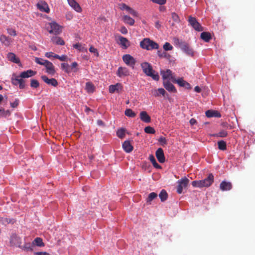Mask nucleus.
I'll use <instances>...</instances> for the list:
<instances>
[{"label": "nucleus", "instance_id": "1", "mask_svg": "<svg viewBox=\"0 0 255 255\" xmlns=\"http://www.w3.org/2000/svg\"><path fill=\"white\" fill-rule=\"evenodd\" d=\"M143 72L147 76L151 77L153 80L158 81L159 79L158 74L153 70L152 66L148 62H144L141 64Z\"/></svg>", "mask_w": 255, "mask_h": 255}, {"label": "nucleus", "instance_id": "2", "mask_svg": "<svg viewBox=\"0 0 255 255\" xmlns=\"http://www.w3.org/2000/svg\"><path fill=\"white\" fill-rule=\"evenodd\" d=\"M214 182V175L210 173L208 177L201 180H195L192 182V185L194 187H208L212 185Z\"/></svg>", "mask_w": 255, "mask_h": 255}, {"label": "nucleus", "instance_id": "3", "mask_svg": "<svg viewBox=\"0 0 255 255\" xmlns=\"http://www.w3.org/2000/svg\"><path fill=\"white\" fill-rule=\"evenodd\" d=\"M140 46L144 49L151 50L157 49L159 47L158 44L149 38H144L140 42Z\"/></svg>", "mask_w": 255, "mask_h": 255}, {"label": "nucleus", "instance_id": "4", "mask_svg": "<svg viewBox=\"0 0 255 255\" xmlns=\"http://www.w3.org/2000/svg\"><path fill=\"white\" fill-rule=\"evenodd\" d=\"M189 182V180L186 178L184 177L177 181L178 186L177 187V192L178 194L182 193L183 188L187 187Z\"/></svg>", "mask_w": 255, "mask_h": 255}, {"label": "nucleus", "instance_id": "5", "mask_svg": "<svg viewBox=\"0 0 255 255\" xmlns=\"http://www.w3.org/2000/svg\"><path fill=\"white\" fill-rule=\"evenodd\" d=\"M188 22L192 26V27L198 31H202L203 28L200 24L197 21L195 17H192L191 15L189 16Z\"/></svg>", "mask_w": 255, "mask_h": 255}, {"label": "nucleus", "instance_id": "6", "mask_svg": "<svg viewBox=\"0 0 255 255\" xmlns=\"http://www.w3.org/2000/svg\"><path fill=\"white\" fill-rule=\"evenodd\" d=\"M11 82L14 85H19L20 89L25 88V81L22 79L19 76L13 75L11 78Z\"/></svg>", "mask_w": 255, "mask_h": 255}, {"label": "nucleus", "instance_id": "7", "mask_svg": "<svg viewBox=\"0 0 255 255\" xmlns=\"http://www.w3.org/2000/svg\"><path fill=\"white\" fill-rule=\"evenodd\" d=\"M123 60L128 66L131 67L132 69L134 68L136 60L132 56L129 54L124 55L123 56Z\"/></svg>", "mask_w": 255, "mask_h": 255}, {"label": "nucleus", "instance_id": "8", "mask_svg": "<svg viewBox=\"0 0 255 255\" xmlns=\"http://www.w3.org/2000/svg\"><path fill=\"white\" fill-rule=\"evenodd\" d=\"M49 25L50 27V29L48 30L50 33L57 35L61 32V27L55 22L49 23Z\"/></svg>", "mask_w": 255, "mask_h": 255}, {"label": "nucleus", "instance_id": "9", "mask_svg": "<svg viewBox=\"0 0 255 255\" xmlns=\"http://www.w3.org/2000/svg\"><path fill=\"white\" fill-rule=\"evenodd\" d=\"M117 37H118L120 41L119 44L121 45L123 49H126L128 48V47L129 46L130 42L127 38L122 36L120 35H118Z\"/></svg>", "mask_w": 255, "mask_h": 255}, {"label": "nucleus", "instance_id": "10", "mask_svg": "<svg viewBox=\"0 0 255 255\" xmlns=\"http://www.w3.org/2000/svg\"><path fill=\"white\" fill-rule=\"evenodd\" d=\"M161 75L164 80L170 79L173 82L175 81V76H173L172 72L169 69H167L166 71H161Z\"/></svg>", "mask_w": 255, "mask_h": 255}, {"label": "nucleus", "instance_id": "11", "mask_svg": "<svg viewBox=\"0 0 255 255\" xmlns=\"http://www.w3.org/2000/svg\"><path fill=\"white\" fill-rule=\"evenodd\" d=\"M181 50L183 51L186 54L190 56H194V51L193 49L190 48L188 44L185 42V43H181Z\"/></svg>", "mask_w": 255, "mask_h": 255}, {"label": "nucleus", "instance_id": "12", "mask_svg": "<svg viewBox=\"0 0 255 255\" xmlns=\"http://www.w3.org/2000/svg\"><path fill=\"white\" fill-rule=\"evenodd\" d=\"M41 79L47 84L56 87L58 85L57 81L54 78L49 79L46 75H42Z\"/></svg>", "mask_w": 255, "mask_h": 255}, {"label": "nucleus", "instance_id": "13", "mask_svg": "<svg viewBox=\"0 0 255 255\" xmlns=\"http://www.w3.org/2000/svg\"><path fill=\"white\" fill-rule=\"evenodd\" d=\"M46 69V72L51 75H53L56 71L53 64L50 61H47L44 65Z\"/></svg>", "mask_w": 255, "mask_h": 255}, {"label": "nucleus", "instance_id": "14", "mask_svg": "<svg viewBox=\"0 0 255 255\" xmlns=\"http://www.w3.org/2000/svg\"><path fill=\"white\" fill-rule=\"evenodd\" d=\"M129 74L128 69L126 67H120L117 72V75L119 77L128 76Z\"/></svg>", "mask_w": 255, "mask_h": 255}, {"label": "nucleus", "instance_id": "15", "mask_svg": "<svg viewBox=\"0 0 255 255\" xmlns=\"http://www.w3.org/2000/svg\"><path fill=\"white\" fill-rule=\"evenodd\" d=\"M37 8L41 11L49 12V8L47 3L44 1H40L37 3Z\"/></svg>", "mask_w": 255, "mask_h": 255}, {"label": "nucleus", "instance_id": "16", "mask_svg": "<svg viewBox=\"0 0 255 255\" xmlns=\"http://www.w3.org/2000/svg\"><path fill=\"white\" fill-rule=\"evenodd\" d=\"M156 158L158 161L160 163H164L165 162V157L163 150L161 148H159L155 153Z\"/></svg>", "mask_w": 255, "mask_h": 255}, {"label": "nucleus", "instance_id": "17", "mask_svg": "<svg viewBox=\"0 0 255 255\" xmlns=\"http://www.w3.org/2000/svg\"><path fill=\"white\" fill-rule=\"evenodd\" d=\"M220 189L222 191H229L232 188V184L230 182L222 181L220 185Z\"/></svg>", "mask_w": 255, "mask_h": 255}, {"label": "nucleus", "instance_id": "18", "mask_svg": "<svg viewBox=\"0 0 255 255\" xmlns=\"http://www.w3.org/2000/svg\"><path fill=\"white\" fill-rule=\"evenodd\" d=\"M69 4L77 12H81L82 8L78 3L75 0H67Z\"/></svg>", "mask_w": 255, "mask_h": 255}, {"label": "nucleus", "instance_id": "19", "mask_svg": "<svg viewBox=\"0 0 255 255\" xmlns=\"http://www.w3.org/2000/svg\"><path fill=\"white\" fill-rule=\"evenodd\" d=\"M122 146L125 151L127 153L131 152L133 149L132 145L128 140L125 141L123 143Z\"/></svg>", "mask_w": 255, "mask_h": 255}, {"label": "nucleus", "instance_id": "20", "mask_svg": "<svg viewBox=\"0 0 255 255\" xmlns=\"http://www.w3.org/2000/svg\"><path fill=\"white\" fill-rule=\"evenodd\" d=\"M140 120L146 123H149L151 122L150 117L147 114L145 111H141L139 114Z\"/></svg>", "mask_w": 255, "mask_h": 255}, {"label": "nucleus", "instance_id": "21", "mask_svg": "<svg viewBox=\"0 0 255 255\" xmlns=\"http://www.w3.org/2000/svg\"><path fill=\"white\" fill-rule=\"evenodd\" d=\"M36 73V71H34L32 70H28L26 71L21 72L20 74V77L23 78H29L34 76Z\"/></svg>", "mask_w": 255, "mask_h": 255}, {"label": "nucleus", "instance_id": "22", "mask_svg": "<svg viewBox=\"0 0 255 255\" xmlns=\"http://www.w3.org/2000/svg\"><path fill=\"white\" fill-rule=\"evenodd\" d=\"M163 86L169 92L173 93L176 92L175 87L169 81H167L163 82Z\"/></svg>", "mask_w": 255, "mask_h": 255}, {"label": "nucleus", "instance_id": "23", "mask_svg": "<svg viewBox=\"0 0 255 255\" xmlns=\"http://www.w3.org/2000/svg\"><path fill=\"white\" fill-rule=\"evenodd\" d=\"M0 41L2 44L6 46H9L12 42V40L10 38L3 34L0 36Z\"/></svg>", "mask_w": 255, "mask_h": 255}, {"label": "nucleus", "instance_id": "24", "mask_svg": "<svg viewBox=\"0 0 255 255\" xmlns=\"http://www.w3.org/2000/svg\"><path fill=\"white\" fill-rule=\"evenodd\" d=\"M206 116L208 118L217 117L220 118L221 114L217 111L208 110L206 112Z\"/></svg>", "mask_w": 255, "mask_h": 255}, {"label": "nucleus", "instance_id": "25", "mask_svg": "<svg viewBox=\"0 0 255 255\" xmlns=\"http://www.w3.org/2000/svg\"><path fill=\"white\" fill-rule=\"evenodd\" d=\"M7 58L8 60L16 64L20 63V60L18 58L16 57V55L11 52H9L7 54Z\"/></svg>", "mask_w": 255, "mask_h": 255}, {"label": "nucleus", "instance_id": "26", "mask_svg": "<svg viewBox=\"0 0 255 255\" xmlns=\"http://www.w3.org/2000/svg\"><path fill=\"white\" fill-rule=\"evenodd\" d=\"M52 42L57 45H64V41L60 37L54 36L51 38Z\"/></svg>", "mask_w": 255, "mask_h": 255}, {"label": "nucleus", "instance_id": "27", "mask_svg": "<svg viewBox=\"0 0 255 255\" xmlns=\"http://www.w3.org/2000/svg\"><path fill=\"white\" fill-rule=\"evenodd\" d=\"M122 86L120 83H117L115 85H111L109 86V92L110 93H114L115 92H119V89L121 88Z\"/></svg>", "mask_w": 255, "mask_h": 255}, {"label": "nucleus", "instance_id": "28", "mask_svg": "<svg viewBox=\"0 0 255 255\" xmlns=\"http://www.w3.org/2000/svg\"><path fill=\"white\" fill-rule=\"evenodd\" d=\"M174 82L177 83L181 87H185L186 88H189L190 86V84L184 81L182 78H180L178 80L175 79Z\"/></svg>", "mask_w": 255, "mask_h": 255}, {"label": "nucleus", "instance_id": "29", "mask_svg": "<svg viewBox=\"0 0 255 255\" xmlns=\"http://www.w3.org/2000/svg\"><path fill=\"white\" fill-rule=\"evenodd\" d=\"M34 245L30 243H25L24 245L20 246V248L25 251H32L33 250Z\"/></svg>", "mask_w": 255, "mask_h": 255}, {"label": "nucleus", "instance_id": "30", "mask_svg": "<svg viewBox=\"0 0 255 255\" xmlns=\"http://www.w3.org/2000/svg\"><path fill=\"white\" fill-rule=\"evenodd\" d=\"M201 38L206 42H208L211 39V35L208 32H203L201 33Z\"/></svg>", "mask_w": 255, "mask_h": 255}, {"label": "nucleus", "instance_id": "31", "mask_svg": "<svg viewBox=\"0 0 255 255\" xmlns=\"http://www.w3.org/2000/svg\"><path fill=\"white\" fill-rule=\"evenodd\" d=\"M85 89L88 93H92L95 90V87L92 83L88 82L86 83Z\"/></svg>", "mask_w": 255, "mask_h": 255}, {"label": "nucleus", "instance_id": "32", "mask_svg": "<svg viewBox=\"0 0 255 255\" xmlns=\"http://www.w3.org/2000/svg\"><path fill=\"white\" fill-rule=\"evenodd\" d=\"M123 18L125 23L130 25H133L134 23V20L128 15L124 16Z\"/></svg>", "mask_w": 255, "mask_h": 255}, {"label": "nucleus", "instance_id": "33", "mask_svg": "<svg viewBox=\"0 0 255 255\" xmlns=\"http://www.w3.org/2000/svg\"><path fill=\"white\" fill-rule=\"evenodd\" d=\"M32 244L34 246L36 245V246H37L38 247H40L44 246V244L43 242L42 239L41 238H38V237L36 238L34 240Z\"/></svg>", "mask_w": 255, "mask_h": 255}, {"label": "nucleus", "instance_id": "34", "mask_svg": "<svg viewBox=\"0 0 255 255\" xmlns=\"http://www.w3.org/2000/svg\"><path fill=\"white\" fill-rule=\"evenodd\" d=\"M149 159L155 168L157 169H160L161 168V166L157 163L154 156L152 154L149 155Z\"/></svg>", "mask_w": 255, "mask_h": 255}, {"label": "nucleus", "instance_id": "35", "mask_svg": "<svg viewBox=\"0 0 255 255\" xmlns=\"http://www.w3.org/2000/svg\"><path fill=\"white\" fill-rule=\"evenodd\" d=\"M159 197L162 202H164L167 200L168 197V194L167 192L163 189L161 191L160 193L159 194Z\"/></svg>", "mask_w": 255, "mask_h": 255}, {"label": "nucleus", "instance_id": "36", "mask_svg": "<svg viewBox=\"0 0 255 255\" xmlns=\"http://www.w3.org/2000/svg\"><path fill=\"white\" fill-rule=\"evenodd\" d=\"M10 115V112L9 110H4V109H0V118L7 117Z\"/></svg>", "mask_w": 255, "mask_h": 255}, {"label": "nucleus", "instance_id": "37", "mask_svg": "<svg viewBox=\"0 0 255 255\" xmlns=\"http://www.w3.org/2000/svg\"><path fill=\"white\" fill-rule=\"evenodd\" d=\"M228 135V132L225 130H221L219 132L214 134L213 136L220 137H225Z\"/></svg>", "mask_w": 255, "mask_h": 255}, {"label": "nucleus", "instance_id": "38", "mask_svg": "<svg viewBox=\"0 0 255 255\" xmlns=\"http://www.w3.org/2000/svg\"><path fill=\"white\" fill-rule=\"evenodd\" d=\"M125 114L129 118H134L136 116V114L130 109H127L125 112Z\"/></svg>", "mask_w": 255, "mask_h": 255}, {"label": "nucleus", "instance_id": "39", "mask_svg": "<svg viewBox=\"0 0 255 255\" xmlns=\"http://www.w3.org/2000/svg\"><path fill=\"white\" fill-rule=\"evenodd\" d=\"M126 129L124 128L119 129L117 131V135L120 138H123L125 136Z\"/></svg>", "mask_w": 255, "mask_h": 255}, {"label": "nucleus", "instance_id": "40", "mask_svg": "<svg viewBox=\"0 0 255 255\" xmlns=\"http://www.w3.org/2000/svg\"><path fill=\"white\" fill-rule=\"evenodd\" d=\"M218 148L222 150H225L227 148L226 142L223 140H220L218 142Z\"/></svg>", "mask_w": 255, "mask_h": 255}, {"label": "nucleus", "instance_id": "41", "mask_svg": "<svg viewBox=\"0 0 255 255\" xmlns=\"http://www.w3.org/2000/svg\"><path fill=\"white\" fill-rule=\"evenodd\" d=\"M157 194L155 192L150 193L147 198L146 199L147 203H150L151 201H152L153 199L157 198Z\"/></svg>", "mask_w": 255, "mask_h": 255}, {"label": "nucleus", "instance_id": "42", "mask_svg": "<svg viewBox=\"0 0 255 255\" xmlns=\"http://www.w3.org/2000/svg\"><path fill=\"white\" fill-rule=\"evenodd\" d=\"M61 68L67 73H69L71 72L70 67L68 63H63L61 64Z\"/></svg>", "mask_w": 255, "mask_h": 255}, {"label": "nucleus", "instance_id": "43", "mask_svg": "<svg viewBox=\"0 0 255 255\" xmlns=\"http://www.w3.org/2000/svg\"><path fill=\"white\" fill-rule=\"evenodd\" d=\"M53 57L56 59L60 60L61 61H65L68 59V57L65 55H62L61 56H59L57 54H54Z\"/></svg>", "mask_w": 255, "mask_h": 255}, {"label": "nucleus", "instance_id": "44", "mask_svg": "<svg viewBox=\"0 0 255 255\" xmlns=\"http://www.w3.org/2000/svg\"><path fill=\"white\" fill-rule=\"evenodd\" d=\"M171 17L172 20L176 23H179L180 19L178 15L175 12H172Z\"/></svg>", "mask_w": 255, "mask_h": 255}, {"label": "nucleus", "instance_id": "45", "mask_svg": "<svg viewBox=\"0 0 255 255\" xmlns=\"http://www.w3.org/2000/svg\"><path fill=\"white\" fill-rule=\"evenodd\" d=\"M48 60H45V59H43L42 58H38V57H35V62L39 64V65H44V64H45V62H47Z\"/></svg>", "mask_w": 255, "mask_h": 255}, {"label": "nucleus", "instance_id": "46", "mask_svg": "<svg viewBox=\"0 0 255 255\" xmlns=\"http://www.w3.org/2000/svg\"><path fill=\"white\" fill-rule=\"evenodd\" d=\"M144 131L147 133L154 134L155 132V129L151 127L148 126L144 128Z\"/></svg>", "mask_w": 255, "mask_h": 255}, {"label": "nucleus", "instance_id": "47", "mask_svg": "<svg viewBox=\"0 0 255 255\" xmlns=\"http://www.w3.org/2000/svg\"><path fill=\"white\" fill-rule=\"evenodd\" d=\"M39 86V83L37 80L31 79L30 82V86L33 88H36Z\"/></svg>", "mask_w": 255, "mask_h": 255}, {"label": "nucleus", "instance_id": "48", "mask_svg": "<svg viewBox=\"0 0 255 255\" xmlns=\"http://www.w3.org/2000/svg\"><path fill=\"white\" fill-rule=\"evenodd\" d=\"M163 48L165 51H169L173 49V46L169 42H165L163 45Z\"/></svg>", "mask_w": 255, "mask_h": 255}, {"label": "nucleus", "instance_id": "49", "mask_svg": "<svg viewBox=\"0 0 255 255\" xmlns=\"http://www.w3.org/2000/svg\"><path fill=\"white\" fill-rule=\"evenodd\" d=\"M73 47L80 51H83L84 48L82 46L80 43H77L73 45Z\"/></svg>", "mask_w": 255, "mask_h": 255}, {"label": "nucleus", "instance_id": "50", "mask_svg": "<svg viewBox=\"0 0 255 255\" xmlns=\"http://www.w3.org/2000/svg\"><path fill=\"white\" fill-rule=\"evenodd\" d=\"M1 221L3 224H9V223L13 224L14 223V221H13V220L8 219L6 218H2Z\"/></svg>", "mask_w": 255, "mask_h": 255}, {"label": "nucleus", "instance_id": "51", "mask_svg": "<svg viewBox=\"0 0 255 255\" xmlns=\"http://www.w3.org/2000/svg\"><path fill=\"white\" fill-rule=\"evenodd\" d=\"M89 51L91 53H94L96 56H99V53L98 52V50L96 48L94 47L93 46H91L89 48Z\"/></svg>", "mask_w": 255, "mask_h": 255}, {"label": "nucleus", "instance_id": "52", "mask_svg": "<svg viewBox=\"0 0 255 255\" xmlns=\"http://www.w3.org/2000/svg\"><path fill=\"white\" fill-rule=\"evenodd\" d=\"M151 0L153 2L157 3L160 5L164 4L166 2V0Z\"/></svg>", "mask_w": 255, "mask_h": 255}, {"label": "nucleus", "instance_id": "53", "mask_svg": "<svg viewBox=\"0 0 255 255\" xmlns=\"http://www.w3.org/2000/svg\"><path fill=\"white\" fill-rule=\"evenodd\" d=\"M7 33L11 35H13L14 36L16 35V31L12 28H7Z\"/></svg>", "mask_w": 255, "mask_h": 255}, {"label": "nucleus", "instance_id": "54", "mask_svg": "<svg viewBox=\"0 0 255 255\" xmlns=\"http://www.w3.org/2000/svg\"><path fill=\"white\" fill-rule=\"evenodd\" d=\"M174 42L179 46L180 48L181 47V43H185V42L180 41L178 38H175L174 39Z\"/></svg>", "mask_w": 255, "mask_h": 255}, {"label": "nucleus", "instance_id": "55", "mask_svg": "<svg viewBox=\"0 0 255 255\" xmlns=\"http://www.w3.org/2000/svg\"><path fill=\"white\" fill-rule=\"evenodd\" d=\"M120 31L122 33L124 34H127L128 32L127 28L124 26H123L121 27Z\"/></svg>", "mask_w": 255, "mask_h": 255}, {"label": "nucleus", "instance_id": "56", "mask_svg": "<svg viewBox=\"0 0 255 255\" xmlns=\"http://www.w3.org/2000/svg\"><path fill=\"white\" fill-rule=\"evenodd\" d=\"M19 100L18 99H15V100L10 103V106L12 108H16L18 105Z\"/></svg>", "mask_w": 255, "mask_h": 255}, {"label": "nucleus", "instance_id": "57", "mask_svg": "<svg viewBox=\"0 0 255 255\" xmlns=\"http://www.w3.org/2000/svg\"><path fill=\"white\" fill-rule=\"evenodd\" d=\"M128 11L129 12V13H130L132 15L134 16H138L137 12L133 9H132L131 8H130Z\"/></svg>", "mask_w": 255, "mask_h": 255}, {"label": "nucleus", "instance_id": "58", "mask_svg": "<svg viewBox=\"0 0 255 255\" xmlns=\"http://www.w3.org/2000/svg\"><path fill=\"white\" fill-rule=\"evenodd\" d=\"M157 91L158 92V94H159V95H162L163 96L165 95V94L166 93V92H165V90L164 89H163V88H158L157 89Z\"/></svg>", "mask_w": 255, "mask_h": 255}, {"label": "nucleus", "instance_id": "59", "mask_svg": "<svg viewBox=\"0 0 255 255\" xmlns=\"http://www.w3.org/2000/svg\"><path fill=\"white\" fill-rule=\"evenodd\" d=\"M151 93L152 95H153L155 97H158L159 96L158 94V92L157 91V89H152L151 90Z\"/></svg>", "mask_w": 255, "mask_h": 255}, {"label": "nucleus", "instance_id": "60", "mask_svg": "<svg viewBox=\"0 0 255 255\" xmlns=\"http://www.w3.org/2000/svg\"><path fill=\"white\" fill-rule=\"evenodd\" d=\"M45 56L48 58H50L52 57H53V56H54V53L52 52H46L45 54Z\"/></svg>", "mask_w": 255, "mask_h": 255}, {"label": "nucleus", "instance_id": "61", "mask_svg": "<svg viewBox=\"0 0 255 255\" xmlns=\"http://www.w3.org/2000/svg\"><path fill=\"white\" fill-rule=\"evenodd\" d=\"M121 8L122 9H126L127 11H128L129 9H130V7L128 5H127L126 4L123 3L122 4V6H121Z\"/></svg>", "mask_w": 255, "mask_h": 255}, {"label": "nucleus", "instance_id": "62", "mask_svg": "<svg viewBox=\"0 0 255 255\" xmlns=\"http://www.w3.org/2000/svg\"><path fill=\"white\" fill-rule=\"evenodd\" d=\"M158 141H159V142L162 143L163 144H166V139L165 137H160L159 139H158Z\"/></svg>", "mask_w": 255, "mask_h": 255}, {"label": "nucleus", "instance_id": "63", "mask_svg": "<svg viewBox=\"0 0 255 255\" xmlns=\"http://www.w3.org/2000/svg\"><path fill=\"white\" fill-rule=\"evenodd\" d=\"M35 255H50L49 254L45 252H35L34 253Z\"/></svg>", "mask_w": 255, "mask_h": 255}, {"label": "nucleus", "instance_id": "64", "mask_svg": "<svg viewBox=\"0 0 255 255\" xmlns=\"http://www.w3.org/2000/svg\"><path fill=\"white\" fill-rule=\"evenodd\" d=\"M189 123L191 126H193L197 123V121L195 119L192 118L190 120Z\"/></svg>", "mask_w": 255, "mask_h": 255}]
</instances>
